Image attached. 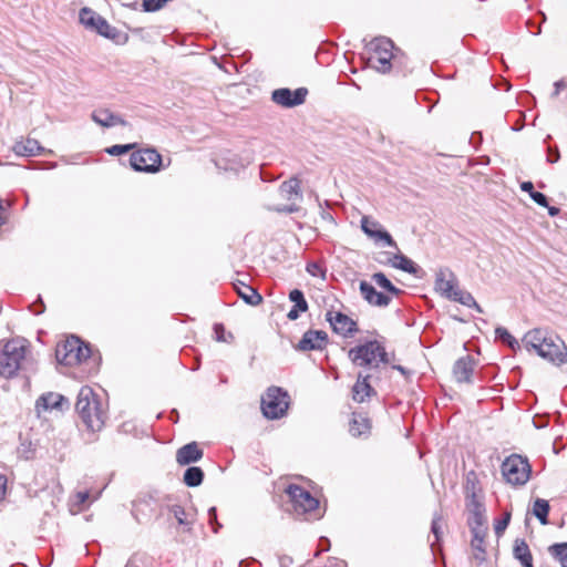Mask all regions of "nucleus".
Masks as SVG:
<instances>
[{"mask_svg": "<svg viewBox=\"0 0 567 567\" xmlns=\"http://www.w3.org/2000/svg\"><path fill=\"white\" fill-rule=\"evenodd\" d=\"M204 472L200 467L190 466L188 467L183 476V482L188 487H196L203 483Z\"/></svg>", "mask_w": 567, "mask_h": 567, "instance_id": "2f4dec72", "label": "nucleus"}, {"mask_svg": "<svg viewBox=\"0 0 567 567\" xmlns=\"http://www.w3.org/2000/svg\"><path fill=\"white\" fill-rule=\"evenodd\" d=\"M537 354L555 364L567 362V347L559 337L551 333L543 344L542 351H538Z\"/></svg>", "mask_w": 567, "mask_h": 567, "instance_id": "9b49d317", "label": "nucleus"}, {"mask_svg": "<svg viewBox=\"0 0 567 567\" xmlns=\"http://www.w3.org/2000/svg\"><path fill=\"white\" fill-rule=\"evenodd\" d=\"M307 94L308 90L305 87H299L293 91L288 87H281L272 91L271 100L282 107L290 109L301 105Z\"/></svg>", "mask_w": 567, "mask_h": 567, "instance_id": "f8f14e48", "label": "nucleus"}, {"mask_svg": "<svg viewBox=\"0 0 567 567\" xmlns=\"http://www.w3.org/2000/svg\"><path fill=\"white\" fill-rule=\"evenodd\" d=\"M486 536L487 534H472L470 542V558L475 563L476 566H481L487 560V544L485 540Z\"/></svg>", "mask_w": 567, "mask_h": 567, "instance_id": "6ab92c4d", "label": "nucleus"}, {"mask_svg": "<svg viewBox=\"0 0 567 567\" xmlns=\"http://www.w3.org/2000/svg\"><path fill=\"white\" fill-rule=\"evenodd\" d=\"M123 6L127 7V8H132V9H137L138 3H137V1H134V2L127 1V2L123 3Z\"/></svg>", "mask_w": 567, "mask_h": 567, "instance_id": "680f3d73", "label": "nucleus"}, {"mask_svg": "<svg viewBox=\"0 0 567 567\" xmlns=\"http://www.w3.org/2000/svg\"><path fill=\"white\" fill-rule=\"evenodd\" d=\"M549 553L563 567H567V543L555 544L549 547Z\"/></svg>", "mask_w": 567, "mask_h": 567, "instance_id": "4c0bfd02", "label": "nucleus"}, {"mask_svg": "<svg viewBox=\"0 0 567 567\" xmlns=\"http://www.w3.org/2000/svg\"><path fill=\"white\" fill-rule=\"evenodd\" d=\"M480 492L481 489L478 487L476 475L474 472H470L466 476L465 494L466 496H470V494H480Z\"/></svg>", "mask_w": 567, "mask_h": 567, "instance_id": "a19ab883", "label": "nucleus"}, {"mask_svg": "<svg viewBox=\"0 0 567 567\" xmlns=\"http://www.w3.org/2000/svg\"><path fill=\"white\" fill-rule=\"evenodd\" d=\"M300 182L298 178H290L286 181L280 186V193L287 199H291L292 196H297L299 194Z\"/></svg>", "mask_w": 567, "mask_h": 567, "instance_id": "c9c22d12", "label": "nucleus"}, {"mask_svg": "<svg viewBox=\"0 0 567 567\" xmlns=\"http://www.w3.org/2000/svg\"><path fill=\"white\" fill-rule=\"evenodd\" d=\"M280 564H281V566H284V567H287V566H289V565L291 564V558H290V557H282V558L280 559Z\"/></svg>", "mask_w": 567, "mask_h": 567, "instance_id": "052dcab7", "label": "nucleus"}, {"mask_svg": "<svg viewBox=\"0 0 567 567\" xmlns=\"http://www.w3.org/2000/svg\"><path fill=\"white\" fill-rule=\"evenodd\" d=\"M389 264L396 269L403 270L411 275H416L420 270L419 266L410 258L402 254H396L390 258Z\"/></svg>", "mask_w": 567, "mask_h": 567, "instance_id": "c85d7f7f", "label": "nucleus"}, {"mask_svg": "<svg viewBox=\"0 0 567 567\" xmlns=\"http://www.w3.org/2000/svg\"><path fill=\"white\" fill-rule=\"evenodd\" d=\"M90 495L87 492H79L76 493L75 495V498H76V503L79 505H82L84 504L87 499H89Z\"/></svg>", "mask_w": 567, "mask_h": 567, "instance_id": "864d4df0", "label": "nucleus"}, {"mask_svg": "<svg viewBox=\"0 0 567 567\" xmlns=\"http://www.w3.org/2000/svg\"><path fill=\"white\" fill-rule=\"evenodd\" d=\"M6 477L0 475V499H2L6 494Z\"/></svg>", "mask_w": 567, "mask_h": 567, "instance_id": "4d7b16f0", "label": "nucleus"}, {"mask_svg": "<svg viewBox=\"0 0 567 567\" xmlns=\"http://www.w3.org/2000/svg\"><path fill=\"white\" fill-rule=\"evenodd\" d=\"M371 431V422L368 416L362 413H352L349 422V433L353 437L368 436Z\"/></svg>", "mask_w": 567, "mask_h": 567, "instance_id": "5701e85b", "label": "nucleus"}, {"mask_svg": "<svg viewBox=\"0 0 567 567\" xmlns=\"http://www.w3.org/2000/svg\"><path fill=\"white\" fill-rule=\"evenodd\" d=\"M511 520V514L506 513L504 518L497 520L494 525V530L497 536H501L504 530L507 528Z\"/></svg>", "mask_w": 567, "mask_h": 567, "instance_id": "de8ad7c7", "label": "nucleus"}, {"mask_svg": "<svg viewBox=\"0 0 567 567\" xmlns=\"http://www.w3.org/2000/svg\"><path fill=\"white\" fill-rule=\"evenodd\" d=\"M204 455L196 442H190L176 451V462L181 466L189 465L198 462Z\"/></svg>", "mask_w": 567, "mask_h": 567, "instance_id": "aec40b11", "label": "nucleus"}, {"mask_svg": "<svg viewBox=\"0 0 567 567\" xmlns=\"http://www.w3.org/2000/svg\"><path fill=\"white\" fill-rule=\"evenodd\" d=\"M466 508L470 514L476 512H485L484 504L482 502V496L480 494H470L466 496Z\"/></svg>", "mask_w": 567, "mask_h": 567, "instance_id": "58836bf2", "label": "nucleus"}, {"mask_svg": "<svg viewBox=\"0 0 567 567\" xmlns=\"http://www.w3.org/2000/svg\"><path fill=\"white\" fill-rule=\"evenodd\" d=\"M443 519L440 515L435 514L432 524H431V532L435 537V542H439L441 539V536L443 534Z\"/></svg>", "mask_w": 567, "mask_h": 567, "instance_id": "79ce46f5", "label": "nucleus"}, {"mask_svg": "<svg viewBox=\"0 0 567 567\" xmlns=\"http://www.w3.org/2000/svg\"><path fill=\"white\" fill-rule=\"evenodd\" d=\"M496 338L506 343L512 350L519 349L520 346L518 341L507 331V329L503 327H497L495 329Z\"/></svg>", "mask_w": 567, "mask_h": 567, "instance_id": "e433bc0d", "label": "nucleus"}, {"mask_svg": "<svg viewBox=\"0 0 567 567\" xmlns=\"http://www.w3.org/2000/svg\"><path fill=\"white\" fill-rule=\"evenodd\" d=\"M560 158V154L557 147L551 148L548 147V155H547V162L548 163H556Z\"/></svg>", "mask_w": 567, "mask_h": 567, "instance_id": "3c124183", "label": "nucleus"}, {"mask_svg": "<svg viewBox=\"0 0 567 567\" xmlns=\"http://www.w3.org/2000/svg\"><path fill=\"white\" fill-rule=\"evenodd\" d=\"M208 516H209V524L214 526V532L217 533L220 525L217 523V514H216L215 507H210L208 509Z\"/></svg>", "mask_w": 567, "mask_h": 567, "instance_id": "8fccbe9b", "label": "nucleus"}, {"mask_svg": "<svg viewBox=\"0 0 567 567\" xmlns=\"http://www.w3.org/2000/svg\"><path fill=\"white\" fill-rule=\"evenodd\" d=\"M299 312L300 310L296 307H292L290 309V311L288 312L287 317L290 319V320H296L299 318Z\"/></svg>", "mask_w": 567, "mask_h": 567, "instance_id": "6e6d98bb", "label": "nucleus"}, {"mask_svg": "<svg viewBox=\"0 0 567 567\" xmlns=\"http://www.w3.org/2000/svg\"><path fill=\"white\" fill-rule=\"evenodd\" d=\"M359 289L362 298L371 306L385 308L391 302V298L389 296L377 291L368 281H360Z\"/></svg>", "mask_w": 567, "mask_h": 567, "instance_id": "a211bd4d", "label": "nucleus"}, {"mask_svg": "<svg viewBox=\"0 0 567 567\" xmlns=\"http://www.w3.org/2000/svg\"><path fill=\"white\" fill-rule=\"evenodd\" d=\"M289 299L295 303L293 307L298 308L300 311L305 312L308 309V303L305 299V296L301 290L293 289L289 293Z\"/></svg>", "mask_w": 567, "mask_h": 567, "instance_id": "ea45409f", "label": "nucleus"}, {"mask_svg": "<svg viewBox=\"0 0 567 567\" xmlns=\"http://www.w3.org/2000/svg\"><path fill=\"white\" fill-rule=\"evenodd\" d=\"M532 468L526 457L512 454L502 464L505 481L513 486L525 485L530 477Z\"/></svg>", "mask_w": 567, "mask_h": 567, "instance_id": "39448f33", "label": "nucleus"}, {"mask_svg": "<svg viewBox=\"0 0 567 567\" xmlns=\"http://www.w3.org/2000/svg\"><path fill=\"white\" fill-rule=\"evenodd\" d=\"M288 394L282 389L271 386L261 398V410L267 419H279L288 409Z\"/></svg>", "mask_w": 567, "mask_h": 567, "instance_id": "1a4fd4ad", "label": "nucleus"}, {"mask_svg": "<svg viewBox=\"0 0 567 567\" xmlns=\"http://www.w3.org/2000/svg\"><path fill=\"white\" fill-rule=\"evenodd\" d=\"M75 409L89 430L96 432L103 427L106 413L90 386L81 388Z\"/></svg>", "mask_w": 567, "mask_h": 567, "instance_id": "f03ea898", "label": "nucleus"}, {"mask_svg": "<svg viewBox=\"0 0 567 567\" xmlns=\"http://www.w3.org/2000/svg\"><path fill=\"white\" fill-rule=\"evenodd\" d=\"M79 20L85 29L94 31L106 39L115 40L120 34L115 27H112L102 16L91 8H82L79 12Z\"/></svg>", "mask_w": 567, "mask_h": 567, "instance_id": "6e6552de", "label": "nucleus"}, {"mask_svg": "<svg viewBox=\"0 0 567 567\" xmlns=\"http://www.w3.org/2000/svg\"><path fill=\"white\" fill-rule=\"evenodd\" d=\"M328 342V334L322 330H308L296 346L298 351L322 350Z\"/></svg>", "mask_w": 567, "mask_h": 567, "instance_id": "dca6fc26", "label": "nucleus"}, {"mask_svg": "<svg viewBox=\"0 0 567 567\" xmlns=\"http://www.w3.org/2000/svg\"><path fill=\"white\" fill-rule=\"evenodd\" d=\"M520 188H522L523 192H526L529 195L536 192V190H534V185H533L532 182H523L520 184Z\"/></svg>", "mask_w": 567, "mask_h": 567, "instance_id": "5fc2aeb1", "label": "nucleus"}, {"mask_svg": "<svg viewBox=\"0 0 567 567\" xmlns=\"http://www.w3.org/2000/svg\"><path fill=\"white\" fill-rule=\"evenodd\" d=\"M530 198L535 203H537L539 206L548 207V199H547V197L543 193L535 192V193L530 194Z\"/></svg>", "mask_w": 567, "mask_h": 567, "instance_id": "09e8293b", "label": "nucleus"}, {"mask_svg": "<svg viewBox=\"0 0 567 567\" xmlns=\"http://www.w3.org/2000/svg\"><path fill=\"white\" fill-rule=\"evenodd\" d=\"M130 164L134 171L155 173L162 164L161 155L153 148H145L133 152Z\"/></svg>", "mask_w": 567, "mask_h": 567, "instance_id": "9d476101", "label": "nucleus"}, {"mask_svg": "<svg viewBox=\"0 0 567 567\" xmlns=\"http://www.w3.org/2000/svg\"><path fill=\"white\" fill-rule=\"evenodd\" d=\"M473 360L467 355L458 359L453 367V375L460 383L471 382L473 374Z\"/></svg>", "mask_w": 567, "mask_h": 567, "instance_id": "393cba45", "label": "nucleus"}, {"mask_svg": "<svg viewBox=\"0 0 567 567\" xmlns=\"http://www.w3.org/2000/svg\"><path fill=\"white\" fill-rule=\"evenodd\" d=\"M55 357L61 364L76 365L90 357V348L78 337H71L58 344Z\"/></svg>", "mask_w": 567, "mask_h": 567, "instance_id": "423d86ee", "label": "nucleus"}, {"mask_svg": "<svg viewBox=\"0 0 567 567\" xmlns=\"http://www.w3.org/2000/svg\"><path fill=\"white\" fill-rule=\"evenodd\" d=\"M348 357L353 365L369 373L378 370L381 364L389 363L385 348L377 340H370L351 348Z\"/></svg>", "mask_w": 567, "mask_h": 567, "instance_id": "f257e3e1", "label": "nucleus"}, {"mask_svg": "<svg viewBox=\"0 0 567 567\" xmlns=\"http://www.w3.org/2000/svg\"><path fill=\"white\" fill-rule=\"evenodd\" d=\"M285 492L289 496L293 509L298 515L309 514L313 518L320 517L319 501L313 497L309 491L299 485L289 484Z\"/></svg>", "mask_w": 567, "mask_h": 567, "instance_id": "0eeeda50", "label": "nucleus"}, {"mask_svg": "<svg viewBox=\"0 0 567 567\" xmlns=\"http://www.w3.org/2000/svg\"><path fill=\"white\" fill-rule=\"evenodd\" d=\"M169 0H143L142 7L146 12H155L162 9Z\"/></svg>", "mask_w": 567, "mask_h": 567, "instance_id": "37998d69", "label": "nucleus"}, {"mask_svg": "<svg viewBox=\"0 0 567 567\" xmlns=\"http://www.w3.org/2000/svg\"><path fill=\"white\" fill-rule=\"evenodd\" d=\"M513 554L523 567H533V556L525 540L517 539L515 542Z\"/></svg>", "mask_w": 567, "mask_h": 567, "instance_id": "cd10ccee", "label": "nucleus"}, {"mask_svg": "<svg viewBox=\"0 0 567 567\" xmlns=\"http://www.w3.org/2000/svg\"><path fill=\"white\" fill-rule=\"evenodd\" d=\"M361 229L374 241H384L386 246L396 248V243L393 240L392 236L381 228L379 221L370 218L369 216H363L361 218Z\"/></svg>", "mask_w": 567, "mask_h": 567, "instance_id": "4468645a", "label": "nucleus"}, {"mask_svg": "<svg viewBox=\"0 0 567 567\" xmlns=\"http://www.w3.org/2000/svg\"><path fill=\"white\" fill-rule=\"evenodd\" d=\"M549 334L550 333L547 330L539 328L529 330L523 338L524 347L528 351L534 350L537 353L538 351H542L543 344L545 343Z\"/></svg>", "mask_w": 567, "mask_h": 567, "instance_id": "b1692460", "label": "nucleus"}, {"mask_svg": "<svg viewBox=\"0 0 567 567\" xmlns=\"http://www.w3.org/2000/svg\"><path fill=\"white\" fill-rule=\"evenodd\" d=\"M547 208H548V214H549L550 216H553V217H554V216H557V215L559 214V208H557V207H554V206H549V205H548V207H547Z\"/></svg>", "mask_w": 567, "mask_h": 567, "instance_id": "bf43d9fd", "label": "nucleus"}, {"mask_svg": "<svg viewBox=\"0 0 567 567\" xmlns=\"http://www.w3.org/2000/svg\"><path fill=\"white\" fill-rule=\"evenodd\" d=\"M393 42L384 37L373 39L369 44L370 55L369 65L380 73H386L391 70V60L393 55Z\"/></svg>", "mask_w": 567, "mask_h": 567, "instance_id": "20e7f679", "label": "nucleus"}, {"mask_svg": "<svg viewBox=\"0 0 567 567\" xmlns=\"http://www.w3.org/2000/svg\"><path fill=\"white\" fill-rule=\"evenodd\" d=\"M371 279L382 289L390 292L393 296H399L402 290L396 288L383 272H375L371 276Z\"/></svg>", "mask_w": 567, "mask_h": 567, "instance_id": "473e14b6", "label": "nucleus"}, {"mask_svg": "<svg viewBox=\"0 0 567 567\" xmlns=\"http://www.w3.org/2000/svg\"><path fill=\"white\" fill-rule=\"evenodd\" d=\"M33 312H34V315H41L43 312V308L34 310Z\"/></svg>", "mask_w": 567, "mask_h": 567, "instance_id": "0e129e2a", "label": "nucleus"}, {"mask_svg": "<svg viewBox=\"0 0 567 567\" xmlns=\"http://www.w3.org/2000/svg\"><path fill=\"white\" fill-rule=\"evenodd\" d=\"M215 339L218 342H231L234 337L231 333L226 336L225 328L221 323H216L214 326Z\"/></svg>", "mask_w": 567, "mask_h": 567, "instance_id": "c03bdc74", "label": "nucleus"}, {"mask_svg": "<svg viewBox=\"0 0 567 567\" xmlns=\"http://www.w3.org/2000/svg\"><path fill=\"white\" fill-rule=\"evenodd\" d=\"M91 118L102 127H113L116 125L125 126L127 124L118 114L113 113L109 109L94 110L91 114Z\"/></svg>", "mask_w": 567, "mask_h": 567, "instance_id": "412c9836", "label": "nucleus"}, {"mask_svg": "<svg viewBox=\"0 0 567 567\" xmlns=\"http://www.w3.org/2000/svg\"><path fill=\"white\" fill-rule=\"evenodd\" d=\"M332 330L342 337H352L358 331L357 322L347 315L338 311H328L326 315Z\"/></svg>", "mask_w": 567, "mask_h": 567, "instance_id": "ddd939ff", "label": "nucleus"}, {"mask_svg": "<svg viewBox=\"0 0 567 567\" xmlns=\"http://www.w3.org/2000/svg\"><path fill=\"white\" fill-rule=\"evenodd\" d=\"M25 352L24 340L13 339L8 341L0 354V374L4 378L13 377L22 368Z\"/></svg>", "mask_w": 567, "mask_h": 567, "instance_id": "7ed1b4c3", "label": "nucleus"}, {"mask_svg": "<svg viewBox=\"0 0 567 567\" xmlns=\"http://www.w3.org/2000/svg\"><path fill=\"white\" fill-rule=\"evenodd\" d=\"M169 513L177 520L178 525L185 526L187 530H190L195 522V514L193 511H186L183 506L174 504L169 506Z\"/></svg>", "mask_w": 567, "mask_h": 567, "instance_id": "bb28decb", "label": "nucleus"}, {"mask_svg": "<svg viewBox=\"0 0 567 567\" xmlns=\"http://www.w3.org/2000/svg\"><path fill=\"white\" fill-rule=\"evenodd\" d=\"M238 295L250 306H258L262 301L261 295L250 286H244L243 289L238 290Z\"/></svg>", "mask_w": 567, "mask_h": 567, "instance_id": "72a5a7b5", "label": "nucleus"}, {"mask_svg": "<svg viewBox=\"0 0 567 567\" xmlns=\"http://www.w3.org/2000/svg\"><path fill=\"white\" fill-rule=\"evenodd\" d=\"M467 524L471 530V534H488V527L486 525L485 512H476L470 514L467 519Z\"/></svg>", "mask_w": 567, "mask_h": 567, "instance_id": "c756f323", "label": "nucleus"}, {"mask_svg": "<svg viewBox=\"0 0 567 567\" xmlns=\"http://www.w3.org/2000/svg\"><path fill=\"white\" fill-rule=\"evenodd\" d=\"M549 511H550V506H549L548 501L543 499V498L535 499V502L533 504L532 513L539 520V523L542 525L548 524Z\"/></svg>", "mask_w": 567, "mask_h": 567, "instance_id": "7c9ffc66", "label": "nucleus"}, {"mask_svg": "<svg viewBox=\"0 0 567 567\" xmlns=\"http://www.w3.org/2000/svg\"><path fill=\"white\" fill-rule=\"evenodd\" d=\"M435 290L447 299H452L458 290L454 274L449 268H441L435 276Z\"/></svg>", "mask_w": 567, "mask_h": 567, "instance_id": "2eb2a0df", "label": "nucleus"}, {"mask_svg": "<svg viewBox=\"0 0 567 567\" xmlns=\"http://www.w3.org/2000/svg\"><path fill=\"white\" fill-rule=\"evenodd\" d=\"M307 272L312 277L326 278V270L317 262H309L306 267Z\"/></svg>", "mask_w": 567, "mask_h": 567, "instance_id": "49530a36", "label": "nucleus"}, {"mask_svg": "<svg viewBox=\"0 0 567 567\" xmlns=\"http://www.w3.org/2000/svg\"><path fill=\"white\" fill-rule=\"evenodd\" d=\"M125 567H141V566L137 565L135 560L131 559V560H128V563L126 564Z\"/></svg>", "mask_w": 567, "mask_h": 567, "instance_id": "e2e57ef3", "label": "nucleus"}, {"mask_svg": "<svg viewBox=\"0 0 567 567\" xmlns=\"http://www.w3.org/2000/svg\"><path fill=\"white\" fill-rule=\"evenodd\" d=\"M44 148L37 140L27 138L19 141L13 146V152L20 156H35L39 155Z\"/></svg>", "mask_w": 567, "mask_h": 567, "instance_id": "a878e982", "label": "nucleus"}, {"mask_svg": "<svg viewBox=\"0 0 567 567\" xmlns=\"http://www.w3.org/2000/svg\"><path fill=\"white\" fill-rule=\"evenodd\" d=\"M451 300L457 301L461 305L466 306L468 308H474L477 312H483L481 306L475 301L474 297L467 291L458 289Z\"/></svg>", "mask_w": 567, "mask_h": 567, "instance_id": "f704fd0d", "label": "nucleus"}, {"mask_svg": "<svg viewBox=\"0 0 567 567\" xmlns=\"http://www.w3.org/2000/svg\"><path fill=\"white\" fill-rule=\"evenodd\" d=\"M328 567H347V563L344 560L333 558Z\"/></svg>", "mask_w": 567, "mask_h": 567, "instance_id": "13d9d810", "label": "nucleus"}, {"mask_svg": "<svg viewBox=\"0 0 567 567\" xmlns=\"http://www.w3.org/2000/svg\"><path fill=\"white\" fill-rule=\"evenodd\" d=\"M66 402L65 398L59 393L49 392L42 394L35 402V409L38 413L41 411H52L63 409V404Z\"/></svg>", "mask_w": 567, "mask_h": 567, "instance_id": "4be33fe9", "label": "nucleus"}, {"mask_svg": "<svg viewBox=\"0 0 567 567\" xmlns=\"http://www.w3.org/2000/svg\"><path fill=\"white\" fill-rule=\"evenodd\" d=\"M567 87V83L565 80H559L554 83V92L551 93V97H557L560 91Z\"/></svg>", "mask_w": 567, "mask_h": 567, "instance_id": "603ef678", "label": "nucleus"}, {"mask_svg": "<svg viewBox=\"0 0 567 567\" xmlns=\"http://www.w3.org/2000/svg\"><path fill=\"white\" fill-rule=\"evenodd\" d=\"M395 369H398L400 372L404 373V368L401 367V365H398V367H394Z\"/></svg>", "mask_w": 567, "mask_h": 567, "instance_id": "69168bd1", "label": "nucleus"}, {"mask_svg": "<svg viewBox=\"0 0 567 567\" xmlns=\"http://www.w3.org/2000/svg\"><path fill=\"white\" fill-rule=\"evenodd\" d=\"M135 147V144L113 145L106 148V153L113 156L122 155Z\"/></svg>", "mask_w": 567, "mask_h": 567, "instance_id": "a18cd8bd", "label": "nucleus"}, {"mask_svg": "<svg viewBox=\"0 0 567 567\" xmlns=\"http://www.w3.org/2000/svg\"><path fill=\"white\" fill-rule=\"evenodd\" d=\"M371 377L372 374L365 371H360L358 373L357 382L352 386V399L355 402L362 403L371 395L375 394L374 389L369 382Z\"/></svg>", "mask_w": 567, "mask_h": 567, "instance_id": "f3484780", "label": "nucleus"}]
</instances>
